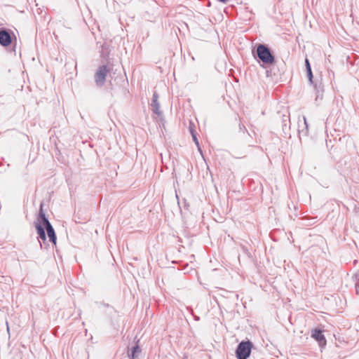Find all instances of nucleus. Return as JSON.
<instances>
[{
    "instance_id": "obj_18",
    "label": "nucleus",
    "mask_w": 359,
    "mask_h": 359,
    "mask_svg": "<svg viewBox=\"0 0 359 359\" xmlns=\"http://www.w3.org/2000/svg\"><path fill=\"white\" fill-rule=\"evenodd\" d=\"M218 1L220 2H222V3H226L229 0H218Z\"/></svg>"
},
{
    "instance_id": "obj_3",
    "label": "nucleus",
    "mask_w": 359,
    "mask_h": 359,
    "mask_svg": "<svg viewBox=\"0 0 359 359\" xmlns=\"http://www.w3.org/2000/svg\"><path fill=\"white\" fill-rule=\"evenodd\" d=\"M258 57L266 65H272L274 62V57L269 49L264 45H259L257 48Z\"/></svg>"
},
{
    "instance_id": "obj_12",
    "label": "nucleus",
    "mask_w": 359,
    "mask_h": 359,
    "mask_svg": "<svg viewBox=\"0 0 359 359\" xmlns=\"http://www.w3.org/2000/svg\"><path fill=\"white\" fill-rule=\"evenodd\" d=\"M192 138H193L194 142H195V144L198 147V150L201 151L199 142H198V139L196 137V134H193Z\"/></svg>"
},
{
    "instance_id": "obj_8",
    "label": "nucleus",
    "mask_w": 359,
    "mask_h": 359,
    "mask_svg": "<svg viewBox=\"0 0 359 359\" xmlns=\"http://www.w3.org/2000/svg\"><path fill=\"white\" fill-rule=\"evenodd\" d=\"M158 95L156 94V93H154L153 95V97H152L151 107H152L153 111L156 114L161 115V111L160 110V104L158 102Z\"/></svg>"
},
{
    "instance_id": "obj_15",
    "label": "nucleus",
    "mask_w": 359,
    "mask_h": 359,
    "mask_svg": "<svg viewBox=\"0 0 359 359\" xmlns=\"http://www.w3.org/2000/svg\"><path fill=\"white\" fill-rule=\"evenodd\" d=\"M190 131H191V136H193V134H196L194 130L192 129V128L190 126Z\"/></svg>"
},
{
    "instance_id": "obj_1",
    "label": "nucleus",
    "mask_w": 359,
    "mask_h": 359,
    "mask_svg": "<svg viewBox=\"0 0 359 359\" xmlns=\"http://www.w3.org/2000/svg\"><path fill=\"white\" fill-rule=\"evenodd\" d=\"M252 346V343L249 340L241 341L236 350V358L238 359H247L250 355Z\"/></svg>"
},
{
    "instance_id": "obj_14",
    "label": "nucleus",
    "mask_w": 359,
    "mask_h": 359,
    "mask_svg": "<svg viewBox=\"0 0 359 359\" xmlns=\"http://www.w3.org/2000/svg\"><path fill=\"white\" fill-rule=\"evenodd\" d=\"M317 93H318V95H317V96L316 97V100H318V97H320V92L318 90L317 91ZM320 99H322V95H320Z\"/></svg>"
},
{
    "instance_id": "obj_5",
    "label": "nucleus",
    "mask_w": 359,
    "mask_h": 359,
    "mask_svg": "<svg viewBox=\"0 0 359 359\" xmlns=\"http://www.w3.org/2000/svg\"><path fill=\"white\" fill-rule=\"evenodd\" d=\"M311 337L317 341L319 344L325 345L326 339L323 334V331L318 329H314L311 330Z\"/></svg>"
},
{
    "instance_id": "obj_2",
    "label": "nucleus",
    "mask_w": 359,
    "mask_h": 359,
    "mask_svg": "<svg viewBox=\"0 0 359 359\" xmlns=\"http://www.w3.org/2000/svg\"><path fill=\"white\" fill-rule=\"evenodd\" d=\"M42 208H43V205H41L38 222L35 223V227H36L37 233L39 234V238L41 241H45L46 238L44 228L43 226L46 224L47 222H49V221L46 217L45 213L43 212Z\"/></svg>"
},
{
    "instance_id": "obj_4",
    "label": "nucleus",
    "mask_w": 359,
    "mask_h": 359,
    "mask_svg": "<svg viewBox=\"0 0 359 359\" xmlns=\"http://www.w3.org/2000/svg\"><path fill=\"white\" fill-rule=\"evenodd\" d=\"M109 72L110 69L106 65L99 67L95 74V82L98 87L103 86Z\"/></svg>"
},
{
    "instance_id": "obj_17",
    "label": "nucleus",
    "mask_w": 359,
    "mask_h": 359,
    "mask_svg": "<svg viewBox=\"0 0 359 359\" xmlns=\"http://www.w3.org/2000/svg\"><path fill=\"white\" fill-rule=\"evenodd\" d=\"M356 292L359 294V285H356Z\"/></svg>"
},
{
    "instance_id": "obj_7",
    "label": "nucleus",
    "mask_w": 359,
    "mask_h": 359,
    "mask_svg": "<svg viewBox=\"0 0 359 359\" xmlns=\"http://www.w3.org/2000/svg\"><path fill=\"white\" fill-rule=\"evenodd\" d=\"M43 226L45 227L46 229L47 234H48L50 241H51L53 243L55 244L56 243V236L55 233V231H54L52 225L50 224V223L47 222V224L43 225Z\"/></svg>"
},
{
    "instance_id": "obj_6",
    "label": "nucleus",
    "mask_w": 359,
    "mask_h": 359,
    "mask_svg": "<svg viewBox=\"0 0 359 359\" xmlns=\"http://www.w3.org/2000/svg\"><path fill=\"white\" fill-rule=\"evenodd\" d=\"M11 43V36L8 32L2 29L0 31V44L3 46H8Z\"/></svg>"
},
{
    "instance_id": "obj_11",
    "label": "nucleus",
    "mask_w": 359,
    "mask_h": 359,
    "mask_svg": "<svg viewBox=\"0 0 359 359\" xmlns=\"http://www.w3.org/2000/svg\"><path fill=\"white\" fill-rule=\"evenodd\" d=\"M305 63H306V67L307 74H308V76H309V81L311 82H312L313 75H312V72H311V66H310V64H309V62L308 59H306Z\"/></svg>"
},
{
    "instance_id": "obj_10",
    "label": "nucleus",
    "mask_w": 359,
    "mask_h": 359,
    "mask_svg": "<svg viewBox=\"0 0 359 359\" xmlns=\"http://www.w3.org/2000/svg\"><path fill=\"white\" fill-rule=\"evenodd\" d=\"M140 352H141L140 348L139 347L138 345H136L132 348L131 353L128 352V356L130 357V359H135V358L137 356L136 355L137 353H140Z\"/></svg>"
},
{
    "instance_id": "obj_13",
    "label": "nucleus",
    "mask_w": 359,
    "mask_h": 359,
    "mask_svg": "<svg viewBox=\"0 0 359 359\" xmlns=\"http://www.w3.org/2000/svg\"><path fill=\"white\" fill-rule=\"evenodd\" d=\"M240 128L243 130V131H247L245 126L243 124H240Z\"/></svg>"
},
{
    "instance_id": "obj_16",
    "label": "nucleus",
    "mask_w": 359,
    "mask_h": 359,
    "mask_svg": "<svg viewBox=\"0 0 359 359\" xmlns=\"http://www.w3.org/2000/svg\"><path fill=\"white\" fill-rule=\"evenodd\" d=\"M356 292L359 294V285H356Z\"/></svg>"
},
{
    "instance_id": "obj_9",
    "label": "nucleus",
    "mask_w": 359,
    "mask_h": 359,
    "mask_svg": "<svg viewBox=\"0 0 359 359\" xmlns=\"http://www.w3.org/2000/svg\"><path fill=\"white\" fill-rule=\"evenodd\" d=\"M304 120V127L302 128L299 129V133L300 134H302L303 135H309V124L307 123L306 118L305 116L303 117Z\"/></svg>"
}]
</instances>
